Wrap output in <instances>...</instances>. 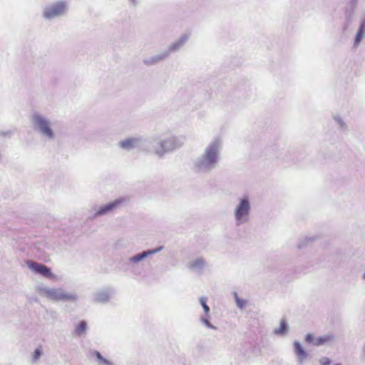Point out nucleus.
Here are the masks:
<instances>
[{"mask_svg": "<svg viewBox=\"0 0 365 365\" xmlns=\"http://www.w3.org/2000/svg\"><path fill=\"white\" fill-rule=\"evenodd\" d=\"M234 297H235V300L237 307L240 309H243L245 307V305L247 304V301L245 299H240L238 297V294L237 292H234Z\"/></svg>", "mask_w": 365, "mask_h": 365, "instance_id": "23", "label": "nucleus"}, {"mask_svg": "<svg viewBox=\"0 0 365 365\" xmlns=\"http://www.w3.org/2000/svg\"><path fill=\"white\" fill-rule=\"evenodd\" d=\"M251 210L252 205L250 197L248 195L239 197L233 209V217L235 225L237 226H241L249 223L250 221Z\"/></svg>", "mask_w": 365, "mask_h": 365, "instance_id": "5", "label": "nucleus"}, {"mask_svg": "<svg viewBox=\"0 0 365 365\" xmlns=\"http://www.w3.org/2000/svg\"><path fill=\"white\" fill-rule=\"evenodd\" d=\"M319 364L320 365H330L331 360L329 358L324 356L319 359Z\"/></svg>", "mask_w": 365, "mask_h": 365, "instance_id": "27", "label": "nucleus"}, {"mask_svg": "<svg viewBox=\"0 0 365 365\" xmlns=\"http://www.w3.org/2000/svg\"><path fill=\"white\" fill-rule=\"evenodd\" d=\"M208 264L202 257H197L189 261L186 264V267L191 272L202 274L207 267Z\"/></svg>", "mask_w": 365, "mask_h": 365, "instance_id": "10", "label": "nucleus"}, {"mask_svg": "<svg viewBox=\"0 0 365 365\" xmlns=\"http://www.w3.org/2000/svg\"><path fill=\"white\" fill-rule=\"evenodd\" d=\"M190 34H184L181 35L176 41L171 43L167 48L166 51L170 56L171 53L181 50L185 43L190 39Z\"/></svg>", "mask_w": 365, "mask_h": 365, "instance_id": "11", "label": "nucleus"}, {"mask_svg": "<svg viewBox=\"0 0 365 365\" xmlns=\"http://www.w3.org/2000/svg\"><path fill=\"white\" fill-rule=\"evenodd\" d=\"M294 353L296 355L297 361L299 364L303 365L307 359L309 354L304 350L302 344L299 341H294Z\"/></svg>", "mask_w": 365, "mask_h": 365, "instance_id": "13", "label": "nucleus"}, {"mask_svg": "<svg viewBox=\"0 0 365 365\" xmlns=\"http://www.w3.org/2000/svg\"><path fill=\"white\" fill-rule=\"evenodd\" d=\"M37 292L48 300L54 302L69 301L76 302L78 296L75 292H67L61 287H51L44 284H39L36 287Z\"/></svg>", "mask_w": 365, "mask_h": 365, "instance_id": "4", "label": "nucleus"}, {"mask_svg": "<svg viewBox=\"0 0 365 365\" xmlns=\"http://www.w3.org/2000/svg\"><path fill=\"white\" fill-rule=\"evenodd\" d=\"M199 300H200V303L201 306L202 307V309L205 312V315L208 316L210 309L209 306L207 304V298L205 297H202L200 298Z\"/></svg>", "mask_w": 365, "mask_h": 365, "instance_id": "24", "label": "nucleus"}, {"mask_svg": "<svg viewBox=\"0 0 365 365\" xmlns=\"http://www.w3.org/2000/svg\"><path fill=\"white\" fill-rule=\"evenodd\" d=\"M169 55L168 54L166 50L157 53L153 56L145 58L143 60V63L144 65L147 66H152L158 64V63L165 60L168 58Z\"/></svg>", "mask_w": 365, "mask_h": 365, "instance_id": "14", "label": "nucleus"}, {"mask_svg": "<svg viewBox=\"0 0 365 365\" xmlns=\"http://www.w3.org/2000/svg\"><path fill=\"white\" fill-rule=\"evenodd\" d=\"M289 330V325L285 320H282L279 327L273 330V334L278 336L285 335Z\"/></svg>", "mask_w": 365, "mask_h": 365, "instance_id": "18", "label": "nucleus"}, {"mask_svg": "<svg viewBox=\"0 0 365 365\" xmlns=\"http://www.w3.org/2000/svg\"><path fill=\"white\" fill-rule=\"evenodd\" d=\"M153 140L150 145V151H153L160 158L165 154L173 152L180 148L182 142L177 137L173 135L166 136L160 138H149Z\"/></svg>", "mask_w": 365, "mask_h": 365, "instance_id": "3", "label": "nucleus"}, {"mask_svg": "<svg viewBox=\"0 0 365 365\" xmlns=\"http://www.w3.org/2000/svg\"><path fill=\"white\" fill-rule=\"evenodd\" d=\"M334 365H342L341 363H336Z\"/></svg>", "mask_w": 365, "mask_h": 365, "instance_id": "33", "label": "nucleus"}, {"mask_svg": "<svg viewBox=\"0 0 365 365\" xmlns=\"http://www.w3.org/2000/svg\"><path fill=\"white\" fill-rule=\"evenodd\" d=\"M26 264L31 271L35 274H40L48 279H53L55 277L52 273L51 268L43 264L34 261H28Z\"/></svg>", "mask_w": 365, "mask_h": 365, "instance_id": "9", "label": "nucleus"}, {"mask_svg": "<svg viewBox=\"0 0 365 365\" xmlns=\"http://www.w3.org/2000/svg\"><path fill=\"white\" fill-rule=\"evenodd\" d=\"M149 257L147 250L137 253L127 259V264L133 267L138 265L141 262Z\"/></svg>", "mask_w": 365, "mask_h": 365, "instance_id": "15", "label": "nucleus"}, {"mask_svg": "<svg viewBox=\"0 0 365 365\" xmlns=\"http://www.w3.org/2000/svg\"><path fill=\"white\" fill-rule=\"evenodd\" d=\"M334 339V336L332 334H327L323 336L317 337L314 346L324 345L328 342L332 341Z\"/></svg>", "mask_w": 365, "mask_h": 365, "instance_id": "17", "label": "nucleus"}, {"mask_svg": "<svg viewBox=\"0 0 365 365\" xmlns=\"http://www.w3.org/2000/svg\"><path fill=\"white\" fill-rule=\"evenodd\" d=\"M87 330V323L85 321H81L75 327L74 332L78 336H81Z\"/></svg>", "mask_w": 365, "mask_h": 365, "instance_id": "20", "label": "nucleus"}, {"mask_svg": "<svg viewBox=\"0 0 365 365\" xmlns=\"http://www.w3.org/2000/svg\"><path fill=\"white\" fill-rule=\"evenodd\" d=\"M210 317V315L208 314V316H206L205 314V316L203 317H200V322L202 324L203 326L207 327L208 329H213V330H216L217 329V327L214 325H212L208 318Z\"/></svg>", "mask_w": 365, "mask_h": 365, "instance_id": "22", "label": "nucleus"}, {"mask_svg": "<svg viewBox=\"0 0 365 365\" xmlns=\"http://www.w3.org/2000/svg\"><path fill=\"white\" fill-rule=\"evenodd\" d=\"M316 338L314 337L312 334H307L305 336V341L307 343H310L314 345V342L315 341Z\"/></svg>", "mask_w": 365, "mask_h": 365, "instance_id": "28", "label": "nucleus"}, {"mask_svg": "<svg viewBox=\"0 0 365 365\" xmlns=\"http://www.w3.org/2000/svg\"><path fill=\"white\" fill-rule=\"evenodd\" d=\"M113 294L114 289L112 288L98 290L93 294V301L96 303L106 304L110 301Z\"/></svg>", "mask_w": 365, "mask_h": 365, "instance_id": "12", "label": "nucleus"}, {"mask_svg": "<svg viewBox=\"0 0 365 365\" xmlns=\"http://www.w3.org/2000/svg\"><path fill=\"white\" fill-rule=\"evenodd\" d=\"M361 278L362 279L365 280V272L362 274Z\"/></svg>", "mask_w": 365, "mask_h": 365, "instance_id": "31", "label": "nucleus"}, {"mask_svg": "<svg viewBox=\"0 0 365 365\" xmlns=\"http://www.w3.org/2000/svg\"><path fill=\"white\" fill-rule=\"evenodd\" d=\"M363 353L365 355V343H364V348H363Z\"/></svg>", "mask_w": 365, "mask_h": 365, "instance_id": "32", "label": "nucleus"}, {"mask_svg": "<svg viewBox=\"0 0 365 365\" xmlns=\"http://www.w3.org/2000/svg\"><path fill=\"white\" fill-rule=\"evenodd\" d=\"M68 11V2L66 0H57L46 5L42 11L44 19L51 21L66 16Z\"/></svg>", "mask_w": 365, "mask_h": 365, "instance_id": "6", "label": "nucleus"}, {"mask_svg": "<svg viewBox=\"0 0 365 365\" xmlns=\"http://www.w3.org/2000/svg\"><path fill=\"white\" fill-rule=\"evenodd\" d=\"M365 36V16L361 19L354 41V47L357 48Z\"/></svg>", "mask_w": 365, "mask_h": 365, "instance_id": "16", "label": "nucleus"}, {"mask_svg": "<svg viewBox=\"0 0 365 365\" xmlns=\"http://www.w3.org/2000/svg\"><path fill=\"white\" fill-rule=\"evenodd\" d=\"M334 120L341 130L344 131V130H347L348 126L340 115H334Z\"/></svg>", "mask_w": 365, "mask_h": 365, "instance_id": "21", "label": "nucleus"}, {"mask_svg": "<svg viewBox=\"0 0 365 365\" xmlns=\"http://www.w3.org/2000/svg\"><path fill=\"white\" fill-rule=\"evenodd\" d=\"M152 139L145 138L141 136L130 137L125 138L118 142V146L121 149L130 151L133 149H138L141 151L150 152Z\"/></svg>", "mask_w": 365, "mask_h": 365, "instance_id": "7", "label": "nucleus"}, {"mask_svg": "<svg viewBox=\"0 0 365 365\" xmlns=\"http://www.w3.org/2000/svg\"><path fill=\"white\" fill-rule=\"evenodd\" d=\"M128 1L132 6L135 7L138 5V0H128Z\"/></svg>", "mask_w": 365, "mask_h": 365, "instance_id": "30", "label": "nucleus"}, {"mask_svg": "<svg viewBox=\"0 0 365 365\" xmlns=\"http://www.w3.org/2000/svg\"><path fill=\"white\" fill-rule=\"evenodd\" d=\"M222 140L219 137L212 139L200 155L192 162V170L200 175H208L216 170L222 159Z\"/></svg>", "mask_w": 365, "mask_h": 365, "instance_id": "1", "label": "nucleus"}, {"mask_svg": "<svg viewBox=\"0 0 365 365\" xmlns=\"http://www.w3.org/2000/svg\"><path fill=\"white\" fill-rule=\"evenodd\" d=\"M312 240H313L312 238H307V237L300 240H299L297 247L299 250L302 249V248L305 247L307 245H308L309 242H311Z\"/></svg>", "mask_w": 365, "mask_h": 365, "instance_id": "25", "label": "nucleus"}, {"mask_svg": "<svg viewBox=\"0 0 365 365\" xmlns=\"http://www.w3.org/2000/svg\"><path fill=\"white\" fill-rule=\"evenodd\" d=\"M128 202V197H118L113 201L98 207L97 209H96L95 212L91 217H90V218L95 219L98 217L112 213L120 207L125 206Z\"/></svg>", "mask_w": 365, "mask_h": 365, "instance_id": "8", "label": "nucleus"}, {"mask_svg": "<svg viewBox=\"0 0 365 365\" xmlns=\"http://www.w3.org/2000/svg\"><path fill=\"white\" fill-rule=\"evenodd\" d=\"M41 355V351L39 349H36L35 351H34V356H33V359L34 361H38L40 358Z\"/></svg>", "mask_w": 365, "mask_h": 365, "instance_id": "29", "label": "nucleus"}, {"mask_svg": "<svg viewBox=\"0 0 365 365\" xmlns=\"http://www.w3.org/2000/svg\"><path fill=\"white\" fill-rule=\"evenodd\" d=\"M163 250V246H159L155 249H151V250H148L147 252H148V254L150 256H152L155 254H157L159 252H160L161 250Z\"/></svg>", "mask_w": 365, "mask_h": 365, "instance_id": "26", "label": "nucleus"}, {"mask_svg": "<svg viewBox=\"0 0 365 365\" xmlns=\"http://www.w3.org/2000/svg\"><path fill=\"white\" fill-rule=\"evenodd\" d=\"M30 121L32 128L41 137L48 140L55 138V132L52 128V122L47 115L35 111L30 115Z\"/></svg>", "mask_w": 365, "mask_h": 365, "instance_id": "2", "label": "nucleus"}, {"mask_svg": "<svg viewBox=\"0 0 365 365\" xmlns=\"http://www.w3.org/2000/svg\"><path fill=\"white\" fill-rule=\"evenodd\" d=\"M91 355L92 356L96 357V359H98V363L99 364L114 365L113 362L104 358L98 351L94 350V351H91Z\"/></svg>", "mask_w": 365, "mask_h": 365, "instance_id": "19", "label": "nucleus"}]
</instances>
